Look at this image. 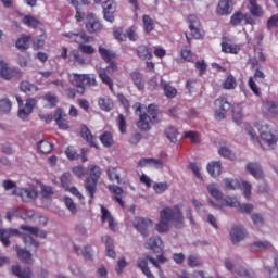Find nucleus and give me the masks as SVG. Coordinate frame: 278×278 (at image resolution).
Instances as JSON below:
<instances>
[{
	"label": "nucleus",
	"instance_id": "f704fd0d",
	"mask_svg": "<svg viewBox=\"0 0 278 278\" xmlns=\"http://www.w3.org/2000/svg\"><path fill=\"white\" fill-rule=\"evenodd\" d=\"M80 135H81V138H84V140L90 143L91 147H97V142L94 141V136H92V132H90V129H88V127L83 126L80 129Z\"/></svg>",
	"mask_w": 278,
	"mask_h": 278
},
{
	"label": "nucleus",
	"instance_id": "7c9ffc66",
	"mask_svg": "<svg viewBox=\"0 0 278 278\" xmlns=\"http://www.w3.org/2000/svg\"><path fill=\"white\" fill-rule=\"evenodd\" d=\"M102 242H104V244L106 247L108 257H112V260H114V257H116V252H114V242L112 241V238H110V236L105 235L102 237Z\"/></svg>",
	"mask_w": 278,
	"mask_h": 278
},
{
	"label": "nucleus",
	"instance_id": "4c0bfd02",
	"mask_svg": "<svg viewBox=\"0 0 278 278\" xmlns=\"http://www.w3.org/2000/svg\"><path fill=\"white\" fill-rule=\"evenodd\" d=\"M155 229L159 233H167L170 230V222L160 217V222L155 225Z\"/></svg>",
	"mask_w": 278,
	"mask_h": 278
},
{
	"label": "nucleus",
	"instance_id": "423d86ee",
	"mask_svg": "<svg viewBox=\"0 0 278 278\" xmlns=\"http://www.w3.org/2000/svg\"><path fill=\"white\" fill-rule=\"evenodd\" d=\"M225 266L227 270L235 273L239 277L255 278V271H253V269H249L247 267H238L236 266V263L231 262L230 260L225 261Z\"/></svg>",
	"mask_w": 278,
	"mask_h": 278
},
{
	"label": "nucleus",
	"instance_id": "1a4fd4ad",
	"mask_svg": "<svg viewBox=\"0 0 278 278\" xmlns=\"http://www.w3.org/2000/svg\"><path fill=\"white\" fill-rule=\"evenodd\" d=\"M134 227L141 233V236H143V238H147L149 236V230L153 227V220L144 217H136Z\"/></svg>",
	"mask_w": 278,
	"mask_h": 278
},
{
	"label": "nucleus",
	"instance_id": "72a5a7b5",
	"mask_svg": "<svg viewBox=\"0 0 278 278\" xmlns=\"http://www.w3.org/2000/svg\"><path fill=\"white\" fill-rule=\"evenodd\" d=\"M257 1L260 0H249L248 9L250 10L252 16H262L264 14L262 7L257 5Z\"/></svg>",
	"mask_w": 278,
	"mask_h": 278
},
{
	"label": "nucleus",
	"instance_id": "603ef678",
	"mask_svg": "<svg viewBox=\"0 0 278 278\" xmlns=\"http://www.w3.org/2000/svg\"><path fill=\"white\" fill-rule=\"evenodd\" d=\"M166 138L170 140L172 142H177V136H179V131H177V128L169 126L165 130Z\"/></svg>",
	"mask_w": 278,
	"mask_h": 278
},
{
	"label": "nucleus",
	"instance_id": "de8ad7c7",
	"mask_svg": "<svg viewBox=\"0 0 278 278\" xmlns=\"http://www.w3.org/2000/svg\"><path fill=\"white\" fill-rule=\"evenodd\" d=\"M100 142L103 147H112L114 144V137H112V132L105 131L100 136Z\"/></svg>",
	"mask_w": 278,
	"mask_h": 278
},
{
	"label": "nucleus",
	"instance_id": "dca6fc26",
	"mask_svg": "<svg viewBox=\"0 0 278 278\" xmlns=\"http://www.w3.org/2000/svg\"><path fill=\"white\" fill-rule=\"evenodd\" d=\"M247 238V230L242 226H233L230 230V240L233 244L242 242Z\"/></svg>",
	"mask_w": 278,
	"mask_h": 278
},
{
	"label": "nucleus",
	"instance_id": "c85d7f7f",
	"mask_svg": "<svg viewBox=\"0 0 278 278\" xmlns=\"http://www.w3.org/2000/svg\"><path fill=\"white\" fill-rule=\"evenodd\" d=\"M148 249H151V251H154L155 253H160L162 251V247H164V243L162 242V238L160 237H152L147 242Z\"/></svg>",
	"mask_w": 278,
	"mask_h": 278
},
{
	"label": "nucleus",
	"instance_id": "c03bdc74",
	"mask_svg": "<svg viewBox=\"0 0 278 278\" xmlns=\"http://www.w3.org/2000/svg\"><path fill=\"white\" fill-rule=\"evenodd\" d=\"M222 51H224V53H233L235 55H238V53H240V46L232 43H222Z\"/></svg>",
	"mask_w": 278,
	"mask_h": 278
},
{
	"label": "nucleus",
	"instance_id": "5fc2aeb1",
	"mask_svg": "<svg viewBox=\"0 0 278 278\" xmlns=\"http://www.w3.org/2000/svg\"><path fill=\"white\" fill-rule=\"evenodd\" d=\"M236 86H238V83L236 81V78L233 77V75H228V77L223 84V87L225 88V90H233Z\"/></svg>",
	"mask_w": 278,
	"mask_h": 278
},
{
	"label": "nucleus",
	"instance_id": "79ce46f5",
	"mask_svg": "<svg viewBox=\"0 0 278 278\" xmlns=\"http://www.w3.org/2000/svg\"><path fill=\"white\" fill-rule=\"evenodd\" d=\"M130 79L137 86L138 90H144V81L142 80V74L138 72L130 73Z\"/></svg>",
	"mask_w": 278,
	"mask_h": 278
},
{
	"label": "nucleus",
	"instance_id": "0eeeda50",
	"mask_svg": "<svg viewBox=\"0 0 278 278\" xmlns=\"http://www.w3.org/2000/svg\"><path fill=\"white\" fill-rule=\"evenodd\" d=\"M16 101L20 105L18 117L22 118V121H25V118L34 112V108H36V99L29 98L26 100V103L23 104L21 97H16Z\"/></svg>",
	"mask_w": 278,
	"mask_h": 278
},
{
	"label": "nucleus",
	"instance_id": "a19ab883",
	"mask_svg": "<svg viewBox=\"0 0 278 278\" xmlns=\"http://www.w3.org/2000/svg\"><path fill=\"white\" fill-rule=\"evenodd\" d=\"M12 274L18 278H31V270L29 268L21 269L20 266H13Z\"/></svg>",
	"mask_w": 278,
	"mask_h": 278
},
{
	"label": "nucleus",
	"instance_id": "58836bf2",
	"mask_svg": "<svg viewBox=\"0 0 278 278\" xmlns=\"http://www.w3.org/2000/svg\"><path fill=\"white\" fill-rule=\"evenodd\" d=\"M137 55L140 60H151L153 58L151 50L147 46H139L137 48Z\"/></svg>",
	"mask_w": 278,
	"mask_h": 278
},
{
	"label": "nucleus",
	"instance_id": "aec40b11",
	"mask_svg": "<svg viewBox=\"0 0 278 278\" xmlns=\"http://www.w3.org/2000/svg\"><path fill=\"white\" fill-rule=\"evenodd\" d=\"M231 12H233V8L231 5V0H220L216 8L217 16H227Z\"/></svg>",
	"mask_w": 278,
	"mask_h": 278
},
{
	"label": "nucleus",
	"instance_id": "09e8293b",
	"mask_svg": "<svg viewBox=\"0 0 278 278\" xmlns=\"http://www.w3.org/2000/svg\"><path fill=\"white\" fill-rule=\"evenodd\" d=\"M24 25H27V27H33V29H36L38 25H40V21L31 15H26L23 18Z\"/></svg>",
	"mask_w": 278,
	"mask_h": 278
},
{
	"label": "nucleus",
	"instance_id": "7ed1b4c3",
	"mask_svg": "<svg viewBox=\"0 0 278 278\" xmlns=\"http://www.w3.org/2000/svg\"><path fill=\"white\" fill-rule=\"evenodd\" d=\"M160 218L172 223L176 229H181V227H184V213L181 212L180 205L163 207L160 211Z\"/></svg>",
	"mask_w": 278,
	"mask_h": 278
},
{
	"label": "nucleus",
	"instance_id": "ddd939ff",
	"mask_svg": "<svg viewBox=\"0 0 278 278\" xmlns=\"http://www.w3.org/2000/svg\"><path fill=\"white\" fill-rule=\"evenodd\" d=\"M210 203L213 207H240L238 198L231 195L223 197L219 203L214 202V200H211Z\"/></svg>",
	"mask_w": 278,
	"mask_h": 278
},
{
	"label": "nucleus",
	"instance_id": "49530a36",
	"mask_svg": "<svg viewBox=\"0 0 278 278\" xmlns=\"http://www.w3.org/2000/svg\"><path fill=\"white\" fill-rule=\"evenodd\" d=\"M16 251L17 256L20 260H22V262H25L26 264H29L31 262V252L24 249H20L18 247H16Z\"/></svg>",
	"mask_w": 278,
	"mask_h": 278
},
{
	"label": "nucleus",
	"instance_id": "473e14b6",
	"mask_svg": "<svg viewBox=\"0 0 278 278\" xmlns=\"http://www.w3.org/2000/svg\"><path fill=\"white\" fill-rule=\"evenodd\" d=\"M20 89L26 94H36V92H38V87L27 80L21 83Z\"/></svg>",
	"mask_w": 278,
	"mask_h": 278
},
{
	"label": "nucleus",
	"instance_id": "a878e982",
	"mask_svg": "<svg viewBox=\"0 0 278 278\" xmlns=\"http://www.w3.org/2000/svg\"><path fill=\"white\" fill-rule=\"evenodd\" d=\"M245 168L255 179H262L264 177V172L258 163H248Z\"/></svg>",
	"mask_w": 278,
	"mask_h": 278
},
{
	"label": "nucleus",
	"instance_id": "338daca9",
	"mask_svg": "<svg viewBox=\"0 0 278 278\" xmlns=\"http://www.w3.org/2000/svg\"><path fill=\"white\" fill-rule=\"evenodd\" d=\"M185 138H189V140L193 143V144H199V142H201V135H199L195 131H187L185 132Z\"/></svg>",
	"mask_w": 278,
	"mask_h": 278
},
{
	"label": "nucleus",
	"instance_id": "37998d69",
	"mask_svg": "<svg viewBox=\"0 0 278 278\" xmlns=\"http://www.w3.org/2000/svg\"><path fill=\"white\" fill-rule=\"evenodd\" d=\"M110 190H112V192H114V194H116L114 197L115 201L122 206H125V202H123V198H121V195H123L125 193V191L123 190V188L118 187V186H112L110 187Z\"/></svg>",
	"mask_w": 278,
	"mask_h": 278
},
{
	"label": "nucleus",
	"instance_id": "6e6552de",
	"mask_svg": "<svg viewBox=\"0 0 278 278\" xmlns=\"http://www.w3.org/2000/svg\"><path fill=\"white\" fill-rule=\"evenodd\" d=\"M149 262H151V264H153V266L155 268H160V263H157L155 261V258L151 257V256H147V257H141L139 260H137V266L138 268H140V270L143 273V275H146L147 278H155L153 276V274L151 273V269H149Z\"/></svg>",
	"mask_w": 278,
	"mask_h": 278
},
{
	"label": "nucleus",
	"instance_id": "864d4df0",
	"mask_svg": "<svg viewBox=\"0 0 278 278\" xmlns=\"http://www.w3.org/2000/svg\"><path fill=\"white\" fill-rule=\"evenodd\" d=\"M38 150L41 153H51V151H53V144H51V142H49L47 140H41L38 143Z\"/></svg>",
	"mask_w": 278,
	"mask_h": 278
},
{
	"label": "nucleus",
	"instance_id": "5701e85b",
	"mask_svg": "<svg viewBox=\"0 0 278 278\" xmlns=\"http://www.w3.org/2000/svg\"><path fill=\"white\" fill-rule=\"evenodd\" d=\"M222 188L224 190H240L242 182L236 178H224L222 180Z\"/></svg>",
	"mask_w": 278,
	"mask_h": 278
},
{
	"label": "nucleus",
	"instance_id": "4d7b16f0",
	"mask_svg": "<svg viewBox=\"0 0 278 278\" xmlns=\"http://www.w3.org/2000/svg\"><path fill=\"white\" fill-rule=\"evenodd\" d=\"M232 121L237 123V125H240V123H242V108L240 105L233 108Z\"/></svg>",
	"mask_w": 278,
	"mask_h": 278
},
{
	"label": "nucleus",
	"instance_id": "bb28decb",
	"mask_svg": "<svg viewBox=\"0 0 278 278\" xmlns=\"http://www.w3.org/2000/svg\"><path fill=\"white\" fill-rule=\"evenodd\" d=\"M101 214L102 223L108 222L109 228L114 231V229H116V222H114V217L112 216L110 211H108V208H105V206L103 205H101Z\"/></svg>",
	"mask_w": 278,
	"mask_h": 278
},
{
	"label": "nucleus",
	"instance_id": "e433bc0d",
	"mask_svg": "<svg viewBox=\"0 0 278 278\" xmlns=\"http://www.w3.org/2000/svg\"><path fill=\"white\" fill-rule=\"evenodd\" d=\"M207 170L211 174V177H219L220 170H222L220 162L215 161V162L208 163Z\"/></svg>",
	"mask_w": 278,
	"mask_h": 278
},
{
	"label": "nucleus",
	"instance_id": "c9c22d12",
	"mask_svg": "<svg viewBox=\"0 0 278 278\" xmlns=\"http://www.w3.org/2000/svg\"><path fill=\"white\" fill-rule=\"evenodd\" d=\"M99 53L102 58V60H104V62H112V60H114V58H116V53H114L113 51H111L110 49L100 46L99 47Z\"/></svg>",
	"mask_w": 278,
	"mask_h": 278
},
{
	"label": "nucleus",
	"instance_id": "8fccbe9b",
	"mask_svg": "<svg viewBox=\"0 0 278 278\" xmlns=\"http://www.w3.org/2000/svg\"><path fill=\"white\" fill-rule=\"evenodd\" d=\"M108 177L110 181H121V174H118V169L116 167H109L106 169Z\"/></svg>",
	"mask_w": 278,
	"mask_h": 278
},
{
	"label": "nucleus",
	"instance_id": "0e129e2a",
	"mask_svg": "<svg viewBox=\"0 0 278 278\" xmlns=\"http://www.w3.org/2000/svg\"><path fill=\"white\" fill-rule=\"evenodd\" d=\"M218 153L222 157H227L231 161L236 160V154H233V152H231L227 147L219 148Z\"/></svg>",
	"mask_w": 278,
	"mask_h": 278
},
{
	"label": "nucleus",
	"instance_id": "3c124183",
	"mask_svg": "<svg viewBox=\"0 0 278 278\" xmlns=\"http://www.w3.org/2000/svg\"><path fill=\"white\" fill-rule=\"evenodd\" d=\"M90 179H96L99 181L101 179V167L99 165H90L89 166Z\"/></svg>",
	"mask_w": 278,
	"mask_h": 278
},
{
	"label": "nucleus",
	"instance_id": "cd10ccee",
	"mask_svg": "<svg viewBox=\"0 0 278 278\" xmlns=\"http://www.w3.org/2000/svg\"><path fill=\"white\" fill-rule=\"evenodd\" d=\"M98 105L103 112H111V110H114V101L108 96L99 98Z\"/></svg>",
	"mask_w": 278,
	"mask_h": 278
},
{
	"label": "nucleus",
	"instance_id": "39448f33",
	"mask_svg": "<svg viewBox=\"0 0 278 278\" xmlns=\"http://www.w3.org/2000/svg\"><path fill=\"white\" fill-rule=\"evenodd\" d=\"M12 197H20L24 203H29L38 199V191L34 187L18 188L12 191Z\"/></svg>",
	"mask_w": 278,
	"mask_h": 278
},
{
	"label": "nucleus",
	"instance_id": "412c9836",
	"mask_svg": "<svg viewBox=\"0 0 278 278\" xmlns=\"http://www.w3.org/2000/svg\"><path fill=\"white\" fill-rule=\"evenodd\" d=\"M263 112L268 116H274L278 118V102L276 101H264L263 102Z\"/></svg>",
	"mask_w": 278,
	"mask_h": 278
},
{
	"label": "nucleus",
	"instance_id": "f3484780",
	"mask_svg": "<svg viewBox=\"0 0 278 278\" xmlns=\"http://www.w3.org/2000/svg\"><path fill=\"white\" fill-rule=\"evenodd\" d=\"M114 12H116V3L114 2V0H106L103 3V14L105 21H108L109 23H113Z\"/></svg>",
	"mask_w": 278,
	"mask_h": 278
},
{
	"label": "nucleus",
	"instance_id": "4be33fe9",
	"mask_svg": "<svg viewBox=\"0 0 278 278\" xmlns=\"http://www.w3.org/2000/svg\"><path fill=\"white\" fill-rule=\"evenodd\" d=\"M151 123H153V119L147 113H141L137 122V127L141 129V131H150Z\"/></svg>",
	"mask_w": 278,
	"mask_h": 278
},
{
	"label": "nucleus",
	"instance_id": "ea45409f",
	"mask_svg": "<svg viewBox=\"0 0 278 278\" xmlns=\"http://www.w3.org/2000/svg\"><path fill=\"white\" fill-rule=\"evenodd\" d=\"M142 23H143V29H144L146 34H151V31H153V29H155V22L153 21V18H151V16L143 15Z\"/></svg>",
	"mask_w": 278,
	"mask_h": 278
},
{
	"label": "nucleus",
	"instance_id": "6e6d98bb",
	"mask_svg": "<svg viewBox=\"0 0 278 278\" xmlns=\"http://www.w3.org/2000/svg\"><path fill=\"white\" fill-rule=\"evenodd\" d=\"M70 60H73V62H75L76 64H80V66H84V64H86V59H84V56H81V54H79L77 50H74L70 53Z\"/></svg>",
	"mask_w": 278,
	"mask_h": 278
},
{
	"label": "nucleus",
	"instance_id": "b1692460",
	"mask_svg": "<svg viewBox=\"0 0 278 278\" xmlns=\"http://www.w3.org/2000/svg\"><path fill=\"white\" fill-rule=\"evenodd\" d=\"M161 88L167 99H175L177 97V88L170 85V83L161 79Z\"/></svg>",
	"mask_w": 278,
	"mask_h": 278
},
{
	"label": "nucleus",
	"instance_id": "6ab92c4d",
	"mask_svg": "<svg viewBox=\"0 0 278 278\" xmlns=\"http://www.w3.org/2000/svg\"><path fill=\"white\" fill-rule=\"evenodd\" d=\"M12 236H21V231L14 228H0V241L4 247H10V238H12Z\"/></svg>",
	"mask_w": 278,
	"mask_h": 278
},
{
	"label": "nucleus",
	"instance_id": "2eb2a0df",
	"mask_svg": "<svg viewBox=\"0 0 278 278\" xmlns=\"http://www.w3.org/2000/svg\"><path fill=\"white\" fill-rule=\"evenodd\" d=\"M54 121L60 129H70L68 115L62 109H56L54 113Z\"/></svg>",
	"mask_w": 278,
	"mask_h": 278
},
{
	"label": "nucleus",
	"instance_id": "e2e57ef3",
	"mask_svg": "<svg viewBox=\"0 0 278 278\" xmlns=\"http://www.w3.org/2000/svg\"><path fill=\"white\" fill-rule=\"evenodd\" d=\"M148 113L150 114V118L152 119V123H157L160 121V117L157 116V105L155 104H150L148 106Z\"/></svg>",
	"mask_w": 278,
	"mask_h": 278
},
{
	"label": "nucleus",
	"instance_id": "f03ea898",
	"mask_svg": "<svg viewBox=\"0 0 278 278\" xmlns=\"http://www.w3.org/2000/svg\"><path fill=\"white\" fill-rule=\"evenodd\" d=\"M254 127L258 130L257 142L264 151H270L277 146V137L273 134L270 126L266 123H256Z\"/></svg>",
	"mask_w": 278,
	"mask_h": 278
},
{
	"label": "nucleus",
	"instance_id": "a211bd4d",
	"mask_svg": "<svg viewBox=\"0 0 278 278\" xmlns=\"http://www.w3.org/2000/svg\"><path fill=\"white\" fill-rule=\"evenodd\" d=\"M266 75L260 70H256L254 76L249 78L248 84L254 94H260V87H257V84H255V81H264Z\"/></svg>",
	"mask_w": 278,
	"mask_h": 278
},
{
	"label": "nucleus",
	"instance_id": "052dcab7",
	"mask_svg": "<svg viewBox=\"0 0 278 278\" xmlns=\"http://www.w3.org/2000/svg\"><path fill=\"white\" fill-rule=\"evenodd\" d=\"M243 129L248 136H250L251 140H256L257 139V132L255 131V128L253 125L249 123L243 124Z\"/></svg>",
	"mask_w": 278,
	"mask_h": 278
},
{
	"label": "nucleus",
	"instance_id": "c756f323",
	"mask_svg": "<svg viewBox=\"0 0 278 278\" xmlns=\"http://www.w3.org/2000/svg\"><path fill=\"white\" fill-rule=\"evenodd\" d=\"M15 74L16 72H14V70L8 67V63H5V61H0V75L3 79H12Z\"/></svg>",
	"mask_w": 278,
	"mask_h": 278
},
{
	"label": "nucleus",
	"instance_id": "f257e3e1",
	"mask_svg": "<svg viewBox=\"0 0 278 278\" xmlns=\"http://www.w3.org/2000/svg\"><path fill=\"white\" fill-rule=\"evenodd\" d=\"M64 38H68L71 42H76L78 45V50L80 53L85 55H92L97 53V49L92 46L88 45V42H92L94 37L88 36L84 29H75L73 31L63 33Z\"/></svg>",
	"mask_w": 278,
	"mask_h": 278
},
{
	"label": "nucleus",
	"instance_id": "2f4dec72",
	"mask_svg": "<svg viewBox=\"0 0 278 278\" xmlns=\"http://www.w3.org/2000/svg\"><path fill=\"white\" fill-rule=\"evenodd\" d=\"M98 181L99 180L92 179V178H88L85 181V189H86V192L89 194L90 199H94V192H97Z\"/></svg>",
	"mask_w": 278,
	"mask_h": 278
},
{
	"label": "nucleus",
	"instance_id": "4468645a",
	"mask_svg": "<svg viewBox=\"0 0 278 278\" xmlns=\"http://www.w3.org/2000/svg\"><path fill=\"white\" fill-rule=\"evenodd\" d=\"M85 77L86 74L73 73L68 75L70 81L77 88V92H79V94H84V92H86V87L84 86Z\"/></svg>",
	"mask_w": 278,
	"mask_h": 278
},
{
	"label": "nucleus",
	"instance_id": "13d9d810",
	"mask_svg": "<svg viewBox=\"0 0 278 278\" xmlns=\"http://www.w3.org/2000/svg\"><path fill=\"white\" fill-rule=\"evenodd\" d=\"M180 58H182L185 62H194V55L192 54V51L187 47L180 50Z\"/></svg>",
	"mask_w": 278,
	"mask_h": 278
},
{
	"label": "nucleus",
	"instance_id": "20e7f679",
	"mask_svg": "<svg viewBox=\"0 0 278 278\" xmlns=\"http://www.w3.org/2000/svg\"><path fill=\"white\" fill-rule=\"evenodd\" d=\"M22 236L24 238L25 244H33L37 249L38 241L34 240V238H47V232L39 230L36 227L30 226H21Z\"/></svg>",
	"mask_w": 278,
	"mask_h": 278
},
{
	"label": "nucleus",
	"instance_id": "680f3d73",
	"mask_svg": "<svg viewBox=\"0 0 278 278\" xmlns=\"http://www.w3.org/2000/svg\"><path fill=\"white\" fill-rule=\"evenodd\" d=\"M244 21V14L242 12H235L230 18V23L233 27H238Z\"/></svg>",
	"mask_w": 278,
	"mask_h": 278
},
{
	"label": "nucleus",
	"instance_id": "9d476101",
	"mask_svg": "<svg viewBox=\"0 0 278 278\" xmlns=\"http://www.w3.org/2000/svg\"><path fill=\"white\" fill-rule=\"evenodd\" d=\"M228 110H231V104L226 98L215 100V116L218 121L225 118V114H227Z\"/></svg>",
	"mask_w": 278,
	"mask_h": 278
},
{
	"label": "nucleus",
	"instance_id": "393cba45",
	"mask_svg": "<svg viewBox=\"0 0 278 278\" xmlns=\"http://www.w3.org/2000/svg\"><path fill=\"white\" fill-rule=\"evenodd\" d=\"M206 190L208 194H211V197H213V199L216 200L217 203H220L224 194H223V191H220V188H218V185L216 182L208 184L206 186Z\"/></svg>",
	"mask_w": 278,
	"mask_h": 278
},
{
	"label": "nucleus",
	"instance_id": "a18cd8bd",
	"mask_svg": "<svg viewBox=\"0 0 278 278\" xmlns=\"http://www.w3.org/2000/svg\"><path fill=\"white\" fill-rule=\"evenodd\" d=\"M15 47L20 51H25V49H28L29 48V36L23 35L20 39H17Z\"/></svg>",
	"mask_w": 278,
	"mask_h": 278
},
{
	"label": "nucleus",
	"instance_id": "774afa93",
	"mask_svg": "<svg viewBox=\"0 0 278 278\" xmlns=\"http://www.w3.org/2000/svg\"><path fill=\"white\" fill-rule=\"evenodd\" d=\"M64 203H65V207L68 208L71 214H77V205L75 204L72 198L65 197Z\"/></svg>",
	"mask_w": 278,
	"mask_h": 278
},
{
	"label": "nucleus",
	"instance_id": "f8f14e48",
	"mask_svg": "<svg viewBox=\"0 0 278 278\" xmlns=\"http://www.w3.org/2000/svg\"><path fill=\"white\" fill-rule=\"evenodd\" d=\"M86 29L89 34H94L97 31H101L103 29V25L99 22L97 15L89 13L86 18Z\"/></svg>",
	"mask_w": 278,
	"mask_h": 278
},
{
	"label": "nucleus",
	"instance_id": "9b49d317",
	"mask_svg": "<svg viewBox=\"0 0 278 278\" xmlns=\"http://www.w3.org/2000/svg\"><path fill=\"white\" fill-rule=\"evenodd\" d=\"M188 23L191 36H193L195 40H201V38H203V30L201 29L199 17H197V15H189Z\"/></svg>",
	"mask_w": 278,
	"mask_h": 278
},
{
	"label": "nucleus",
	"instance_id": "bf43d9fd",
	"mask_svg": "<svg viewBox=\"0 0 278 278\" xmlns=\"http://www.w3.org/2000/svg\"><path fill=\"white\" fill-rule=\"evenodd\" d=\"M241 189L243 191V197L248 200L251 199V190H253V186L251 185V182L242 180Z\"/></svg>",
	"mask_w": 278,
	"mask_h": 278
},
{
	"label": "nucleus",
	"instance_id": "69168bd1",
	"mask_svg": "<svg viewBox=\"0 0 278 278\" xmlns=\"http://www.w3.org/2000/svg\"><path fill=\"white\" fill-rule=\"evenodd\" d=\"M187 264L191 268H197V266H201L202 262H201V258L199 256L192 254V255L188 256Z\"/></svg>",
	"mask_w": 278,
	"mask_h": 278
}]
</instances>
